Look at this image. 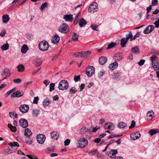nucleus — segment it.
I'll return each instance as SVG.
<instances>
[{"label": "nucleus", "mask_w": 159, "mask_h": 159, "mask_svg": "<svg viewBox=\"0 0 159 159\" xmlns=\"http://www.w3.org/2000/svg\"><path fill=\"white\" fill-rule=\"evenodd\" d=\"M158 52L156 51H153V55L151 57V60L152 61V67L155 70H157L156 74L157 76L159 79V61L157 59L156 55L158 54Z\"/></svg>", "instance_id": "nucleus-1"}, {"label": "nucleus", "mask_w": 159, "mask_h": 159, "mask_svg": "<svg viewBox=\"0 0 159 159\" xmlns=\"http://www.w3.org/2000/svg\"><path fill=\"white\" fill-rule=\"evenodd\" d=\"M88 140L84 138H82L78 139L77 145L80 148H84L88 145Z\"/></svg>", "instance_id": "nucleus-2"}, {"label": "nucleus", "mask_w": 159, "mask_h": 159, "mask_svg": "<svg viewBox=\"0 0 159 159\" xmlns=\"http://www.w3.org/2000/svg\"><path fill=\"white\" fill-rule=\"evenodd\" d=\"M68 85V83L66 80H62L59 83L58 88L60 90H65L67 89Z\"/></svg>", "instance_id": "nucleus-3"}, {"label": "nucleus", "mask_w": 159, "mask_h": 159, "mask_svg": "<svg viewBox=\"0 0 159 159\" xmlns=\"http://www.w3.org/2000/svg\"><path fill=\"white\" fill-rule=\"evenodd\" d=\"M49 45L45 41L43 40L40 42L39 44V49L41 51H45L47 50L49 48Z\"/></svg>", "instance_id": "nucleus-4"}, {"label": "nucleus", "mask_w": 159, "mask_h": 159, "mask_svg": "<svg viewBox=\"0 0 159 159\" xmlns=\"http://www.w3.org/2000/svg\"><path fill=\"white\" fill-rule=\"evenodd\" d=\"M69 28L67 24L63 23L59 27L58 31L62 33L66 34L69 31Z\"/></svg>", "instance_id": "nucleus-5"}, {"label": "nucleus", "mask_w": 159, "mask_h": 159, "mask_svg": "<svg viewBox=\"0 0 159 159\" xmlns=\"http://www.w3.org/2000/svg\"><path fill=\"white\" fill-rule=\"evenodd\" d=\"M98 4L96 2H94L89 6L88 11L91 13H93L98 11Z\"/></svg>", "instance_id": "nucleus-6"}, {"label": "nucleus", "mask_w": 159, "mask_h": 159, "mask_svg": "<svg viewBox=\"0 0 159 159\" xmlns=\"http://www.w3.org/2000/svg\"><path fill=\"white\" fill-rule=\"evenodd\" d=\"M94 68L93 66H88L86 69V74L89 77H91L94 74Z\"/></svg>", "instance_id": "nucleus-7"}, {"label": "nucleus", "mask_w": 159, "mask_h": 159, "mask_svg": "<svg viewBox=\"0 0 159 159\" xmlns=\"http://www.w3.org/2000/svg\"><path fill=\"white\" fill-rule=\"evenodd\" d=\"M29 108V106L25 104L20 105L19 107V111L22 113H24L27 112Z\"/></svg>", "instance_id": "nucleus-8"}, {"label": "nucleus", "mask_w": 159, "mask_h": 159, "mask_svg": "<svg viewBox=\"0 0 159 159\" xmlns=\"http://www.w3.org/2000/svg\"><path fill=\"white\" fill-rule=\"evenodd\" d=\"M19 124L20 126L23 128H26L28 125L27 120L24 118L20 119L19 121Z\"/></svg>", "instance_id": "nucleus-9"}, {"label": "nucleus", "mask_w": 159, "mask_h": 159, "mask_svg": "<svg viewBox=\"0 0 159 159\" xmlns=\"http://www.w3.org/2000/svg\"><path fill=\"white\" fill-rule=\"evenodd\" d=\"M1 75L2 76L4 77L2 80L7 78L10 75V70L6 68L2 70Z\"/></svg>", "instance_id": "nucleus-10"}, {"label": "nucleus", "mask_w": 159, "mask_h": 159, "mask_svg": "<svg viewBox=\"0 0 159 159\" xmlns=\"http://www.w3.org/2000/svg\"><path fill=\"white\" fill-rule=\"evenodd\" d=\"M37 142L41 144L43 143L46 139V137L43 134H40L37 135Z\"/></svg>", "instance_id": "nucleus-11"}, {"label": "nucleus", "mask_w": 159, "mask_h": 159, "mask_svg": "<svg viewBox=\"0 0 159 159\" xmlns=\"http://www.w3.org/2000/svg\"><path fill=\"white\" fill-rule=\"evenodd\" d=\"M24 93L21 90H17L16 92V93H13L11 96V97L13 98L15 97H20L22 96Z\"/></svg>", "instance_id": "nucleus-12"}, {"label": "nucleus", "mask_w": 159, "mask_h": 159, "mask_svg": "<svg viewBox=\"0 0 159 159\" xmlns=\"http://www.w3.org/2000/svg\"><path fill=\"white\" fill-rule=\"evenodd\" d=\"M140 134L138 131L133 133L130 135L131 139L133 140H135L138 139L140 137Z\"/></svg>", "instance_id": "nucleus-13"}, {"label": "nucleus", "mask_w": 159, "mask_h": 159, "mask_svg": "<svg viewBox=\"0 0 159 159\" xmlns=\"http://www.w3.org/2000/svg\"><path fill=\"white\" fill-rule=\"evenodd\" d=\"M154 26L153 25H151L147 26L143 31L144 34H148L152 32L154 30Z\"/></svg>", "instance_id": "nucleus-14"}, {"label": "nucleus", "mask_w": 159, "mask_h": 159, "mask_svg": "<svg viewBox=\"0 0 159 159\" xmlns=\"http://www.w3.org/2000/svg\"><path fill=\"white\" fill-rule=\"evenodd\" d=\"M123 57V55L121 53L117 52L114 55L113 58L115 61H119L121 60Z\"/></svg>", "instance_id": "nucleus-15"}, {"label": "nucleus", "mask_w": 159, "mask_h": 159, "mask_svg": "<svg viewBox=\"0 0 159 159\" xmlns=\"http://www.w3.org/2000/svg\"><path fill=\"white\" fill-rule=\"evenodd\" d=\"M104 128L106 129H108L110 130H113L115 128V125L113 123L111 122H108L105 124Z\"/></svg>", "instance_id": "nucleus-16"}, {"label": "nucleus", "mask_w": 159, "mask_h": 159, "mask_svg": "<svg viewBox=\"0 0 159 159\" xmlns=\"http://www.w3.org/2000/svg\"><path fill=\"white\" fill-rule=\"evenodd\" d=\"M9 145H10L8 147V149L11 150V151L13 152H15L17 149V148H14V150H13L11 149V147H19V145L18 143L16 142H12L10 143L9 144Z\"/></svg>", "instance_id": "nucleus-17"}, {"label": "nucleus", "mask_w": 159, "mask_h": 159, "mask_svg": "<svg viewBox=\"0 0 159 159\" xmlns=\"http://www.w3.org/2000/svg\"><path fill=\"white\" fill-rule=\"evenodd\" d=\"M118 63L116 61H115L110 64L109 65L108 67L111 70H113L118 67Z\"/></svg>", "instance_id": "nucleus-18"}, {"label": "nucleus", "mask_w": 159, "mask_h": 159, "mask_svg": "<svg viewBox=\"0 0 159 159\" xmlns=\"http://www.w3.org/2000/svg\"><path fill=\"white\" fill-rule=\"evenodd\" d=\"M117 150L112 149L108 153L107 155L111 158H113L115 157L116 154H117Z\"/></svg>", "instance_id": "nucleus-19"}, {"label": "nucleus", "mask_w": 159, "mask_h": 159, "mask_svg": "<svg viewBox=\"0 0 159 159\" xmlns=\"http://www.w3.org/2000/svg\"><path fill=\"white\" fill-rule=\"evenodd\" d=\"M60 37L57 34H56L53 37L52 40V42L55 44H57L58 43Z\"/></svg>", "instance_id": "nucleus-20"}, {"label": "nucleus", "mask_w": 159, "mask_h": 159, "mask_svg": "<svg viewBox=\"0 0 159 159\" xmlns=\"http://www.w3.org/2000/svg\"><path fill=\"white\" fill-rule=\"evenodd\" d=\"M90 53V52L89 51L81 52V57L87 59L89 58Z\"/></svg>", "instance_id": "nucleus-21"}, {"label": "nucleus", "mask_w": 159, "mask_h": 159, "mask_svg": "<svg viewBox=\"0 0 159 159\" xmlns=\"http://www.w3.org/2000/svg\"><path fill=\"white\" fill-rule=\"evenodd\" d=\"M107 58L106 57L102 56L99 57V62L100 65H103L107 62Z\"/></svg>", "instance_id": "nucleus-22"}, {"label": "nucleus", "mask_w": 159, "mask_h": 159, "mask_svg": "<svg viewBox=\"0 0 159 159\" xmlns=\"http://www.w3.org/2000/svg\"><path fill=\"white\" fill-rule=\"evenodd\" d=\"M72 15H66L63 17V19L66 21H72L73 20Z\"/></svg>", "instance_id": "nucleus-23"}, {"label": "nucleus", "mask_w": 159, "mask_h": 159, "mask_svg": "<svg viewBox=\"0 0 159 159\" xmlns=\"http://www.w3.org/2000/svg\"><path fill=\"white\" fill-rule=\"evenodd\" d=\"M87 24V21L83 18H81L79 21V25L80 27L84 26Z\"/></svg>", "instance_id": "nucleus-24"}, {"label": "nucleus", "mask_w": 159, "mask_h": 159, "mask_svg": "<svg viewBox=\"0 0 159 159\" xmlns=\"http://www.w3.org/2000/svg\"><path fill=\"white\" fill-rule=\"evenodd\" d=\"M51 135L52 138L55 140H57L58 138L59 134L56 131H53L51 133Z\"/></svg>", "instance_id": "nucleus-25"}, {"label": "nucleus", "mask_w": 159, "mask_h": 159, "mask_svg": "<svg viewBox=\"0 0 159 159\" xmlns=\"http://www.w3.org/2000/svg\"><path fill=\"white\" fill-rule=\"evenodd\" d=\"M158 132L159 130L158 129H151L148 132V133L151 136H152Z\"/></svg>", "instance_id": "nucleus-26"}, {"label": "nucleus", "mask_w": 159, "mask_h": 159, "mask_svg": "<svg viewBox=\"0 0 159 159\" xmlns=\"http://www.w3.org/2000/svg\"><path fill=\"white\" fill-rule=\"evenodd\" d=\"M27 45L25 44L23 45L21 49V52L23 53H25L28 50Z\"/></svg>", "instance_id": "nucleus-27"}, {"label": "nucleus", "mask_w": 159, "mask_h": 159, "mask_svg": "<svg viewBox=\"0 0 159 159\" xmlns=\"http://www.w3.org/2000/svg\"><path fill=\"white\" fill-rule=\"evenodd\" d=\"M2 19L4 23H7L9 20V16L7 15H4L2 16Z\"/></svg>", "instance_id": "nucleus-28"}, {"label": "nucleus", "mask_w": 159, "mask_h": 159, "mask_svg": "<svg viewBox=\"0 0 159 159\" xmlns=\"http://www.w3.org/2000/svg\"><path fill=\"white\" fill-rule=\"evenodd\" d=\"M128 40L124 38H122L121 40L120 44L122 47H124L127 42Z\"/></svg>", "instance_id": "nucleus-29"}, {"label": "nucleus", "mask_w": 159, "mask_h": 159, "mask_svg": "<svg viewBox=\"0 0 159 159\" xmlns=\"http://www.w3.org/2000/svg\"><path fill=\"white\" fill-rule=\"evenodd\" d=\"M32 134L31 131L28 128H26L25 130V135L28 137H30Z\"/></svg>", "instance_id": "nucleus-30"}, {"label": "nucleus", "mask_w": 159, "mask_h": 159, "mask_svg": "<svg viewBox=\"0 0 159 159\" xmlns=\"http://www.w3.org/2000/svg\"><path fill=\"white\" fill-rule=\"evenodd\" d=\"M99 152L98 151L97 149H94L90 150L89 152V154L90 156H93L95 155L96 154H98Z\"/></svg>", "instance_id": "nucleus-31"}, {"label": "nucleus", "mask_w": 159, "mask_h": 159, "mask_svg": "<svg viewBox=\"0 0 159 159\" xmlns=\"http://www.w3.org/2000/svg\"><path fill=\"white\" fill-rule=\"evenodd\" d=\"M10 116L13 119L17 118L18 116L17 114L15 111L10 112H9Z\"/></svg>", "instance_id": "nucleus-32"}, {"label": "nucleus", "mask_w": 159, "mask_h": 159, "mask_svg": "<svg viewBox=\"0 0 159 159\" xmlns=\"http://www.w3.org/2000/svg\"><path fill=\"white\" fill-rule=\"evenodd\" d=\"M131 51L132 53L135 54L139 53V50L137 47L133 48L131 50Z\"/></svg>", "instance_id": "nucleus-33"}, {"label": "nucleus", "mask_w": 159, "mask_h": 159, "mask_svg": "<svg viewBox=\"0 0 159 159\" xmlns=\"http://www.w3.org/2000/svg\"><path fill=\"white\" fill-rule=\"evenodd\" d=\"M18 71L19 72H22L25 70V67L22 64H20L17 67Z\"/></svg>", "instance_id": "nucleus-34"}, {"label": "nucleus", "mask_w": 159, "mask_h": 159, "mask_svg": "<svg viewBox=\"0 0 159 159\" xmlns=\"http://www.w3.org/2000/svg\"><path fill=\"white\" fill-rule=\"evenodd\" d=\"M117 45L116 43L112 42L108 45L107 49H110L113 47H115Z\"/></svg>", "instance_id": "nucleus-35"}, {"label": "nucleus", "mask_w": 159, "mask_h": 159, "mask_svg": "<svg viewBox=\"0 0 159 159\" xmlns=\"http://www.w3.org/2000/svg\"><path fill=\"white\" fill-rule=\"evenodd\" d=\"M9 45L7 43L6 44H3L1 47V48L2 51H6L9 48Z\"/></svg>", "instance_id": "nucleus-36"}, {"label": "nucleus", "mask_w": 159, "mask_h": 159, "mask_svg": "<svg viewBox=\"0 0 159 159\" xmlns=\"http://www.w3.org/2000/svg\"><path fill=\"white\" fill-rule=\"evenodd\" d=\"M50 103V101L48 98H46L44 100L43 104L44 107L48 106Z\"/></svg>", "instance_id": "nucleus-37"}, {"label": "nucleus", "mask_w": 159, "mask_h": 159, "mask_svg": "<svg viewBox=\"0 0 159 159\" xmlns=\"http://www.w3.org/2000/svg\"><path fill=\"white\" fill-rule=\"evenodd\" d=\"M88 131V129H87L86 127L83 126L80 129V132L81 134H85L87 131Z\"/></svg>", "instance_id": "nucleus-38"}, {"label": "nucleus", "mask_w": 159, "mask_h": 159, "mask_svg": "<svg viewBox=\"0 0 159 159\" xmlns=\"http://www.w3.org/2000/svg\"><path fill=\"white\" fill-rule=\"evenodd\" d=\"M8 127L12 132H15L16 130V127L13 126L11 125L10 124H8Z\"/></svg>", "instance_id": "nucleus-39"}, {"label": "nucleus", "mask_w": 159, "mask_h": 159, "mask_svg": "<svg viewBox=\"0 0 159 159\" xmlns=\"http://www.w3.org/2000/svg\"><path fill=\"white\" fill-rule=\"evenodd\" d=\"M78 36L75 32H74L72 38V40L73 41H76L78 40Z\"/></svg>", "instance_id": "nucleus-40"}, {"label": "nucleus", "mask_w": 159, "mask_h": 159, "mask_svg": "<svg viewBox=\"0 0 159 159\" xmlns=\"http://www.w3.org/2000/svg\"><path fill=\"white\" fill-rule=\"evenodd\" d=\"M25 143L29 145H30L32 143V140L30 137L27 136L25 138Z\"/></svg>", "instance_id": "nucleus-41"}, {"label": "nucleus", "mask_w": 159, "mask_h": 159, "mask_svg": "<svg viewBox=\"0 0 159 159\" xmlns=\"http://www.w3.org/2000/svg\"><path fill=\"white\" fill-rule=\"evenodd\" d=\"M126 124L125 123L123 122H122L119 123L118 124L117 126L120 128H123L126 127Z\"/></svg>", "instance_id": "nucleus-42"}, {"label": "nucleus", "mask_w": 159, "mask_h": 159, "mask_svg": "<svg viewBox=\"0 0 159 159\" xmlns=\"http://www.w3.org/2000/svg\"><path fill=\"white\" fill-rule=\"evenodd\" d=\"M48 3L47 2H45L42 4L41 7H40V9L42 11L44 10L45 8L47 7Z\"/></svg>", "instance_id": "nucleus-43"}, {"label": "nucleus", "mask_w": 159, "mask_h": 159, "mask_svg": "<svg viewBox=\"0 0 159 159\" xmlns=\"http://www.w3.org/2000/svg\"><path fill=\"white\" fill-rule=\"evenodd\" d=\"M10 151H11V150L9 149H5L2 151V153L4 154H8L11 153L13 152L12 151L10 152Z\"/></svg>", "instance_id": "nucleus-44"}, {"label": "nucleus", "mask_w": 159, "mask_h": 159, "mask_svg": "<svg viewBox=\"0 0 159 159\" xmlns=\"http://www.w3.org/2000/svg\"><path fill=\"white\" fill-rule=\"evenodd\" d=\"M39 110L38 109L33 110L32 111V114L34 116H37L39 113Z\"/></svg>", "instance_id": "nucleus-45"}, {"label": "nucleus", "mask_w": 159, "mask_h": 159, "mask_svg": "<svg viewBox=\"0 0 159 159\" xmlns=\"http://www.w3.org/2000/svg\"><path fill=\"white\" fill-rule=\"evenodd\" d=\"M98 25H92L91 26V28L93 30L97 31H98Z\"/></svg>", "instance_id": "nucleus-46"}, {"label": "nucleus", "mask_w": 159, "mask_h": 159, "mask_svg": "<svg viewBox=\"0 0 159 159\" xmlns=\"http://www.w3.org/2000/svg\"><path fill=\"white\" fill-rule=\"evenodd\" d=\"M154 113V112L152 110L149 111L147 113V116L148 117H150L151 118L150 119L151 120L152 118V114H153Z\"/></svg>", "instance_id": "nucleus-47"}, {"label": "nucleus", "mask_w": 159, "mask_h": 159, "mask_svg": "<svg viewBox=\"0 0 159 159\" xmlns=\"http://www.w3.org/2000/svg\"><path fill=\"white\" fill-rule=\"evenodd\" d=\"M42 63V61L40 60L39 59H37L36 61V63L35 65L37 67L40 66Z\"/></svg>", "instance_id": "nucleus-48"}, {"label": "nucleus", "mask_w": 159, "mask_h": 159, "mask_svg": "<svg viewBox=\"0 0 159 159\" xmlns=\"http://www.w3.org/2000/svg\"><path fill=\"white\" fill-rule=\"evenodd\" d=\"M133 35L131 32H130L129 34H127L126 35V39L128 40L129 39L131 38V39H133Z\"/></svg>", "instance_id": "nucleus-49"}, {"label": "nucleus", "mask_w": 159, "mask_h": 159, "mask_svg": "<svg viewBox=\"0 0 159 159\" xmlns=\"http://www.w3.org/2000/svg\"><path fill=\"white\" fill-rule=\"evenodd\" d=\"M55 83H52L50 84L49 85V91L51 92L54 89Z\"/></svg>", "instance_id": "nucleus-50"}, {"label": "nucleus", "mask_w": 159, "mask_h": 159, "mask_svg": "<svg viewBox=\"0 0 159 159\" xmlns=\"http://www.w3.org/2000/svg\"><path fill=\"white\" fill-rule=\"evenodd\" d=\"M26 156L30 159H39L36 156L34 155H27Z\"/></svg>", "instance_id": "nucleus-51"}, {"label": "nucleus", "mask_w": 159, "mask_h": 159, "mask_svg": "<svg viewBox=\"0 0 159 159\" xmlns=\"http://www.w3.org/2000/svg\"><path fill=\"white\" fill-rule=\"evenodd\" d=\"M140 32H138L135 35H134L133 39H131L130 40L132 41L136 39V38L139 37L140 35Z\"/></svg>", "instance_id": "nucleus-52"}, {"label": "nucleus", "mask_w": 159, "mask_h": 159, "mask_svg": "<svg viewBox=\"0 0 159 159\" xmlns=\"http://www.w3.org/2000/svg\"><path fill=\"white\" fill-rule=\"evenodd\" d=\"M113 76V78L117 79L120 77V74L118 73H114L113 74V75H112Z\"/></svg>", "instance_id": "nucleus-53"}, {"label": "nucleus", "mask_w": 159, "mask_h": 159, "mask_svg": "<svg viewBox=\"0 0 159 159\" xmlns=\"http://www.w3.org/2000/svg\"><path fill=\"white\" fill-rule=\"evenodd\" d=\"M158 4V1L157 0H152V4L153 6H156Z\"/></svg>", "instance_id": "nucleus-54"}, {"label": "nucleus", "mask_w": 159, "mask_h": 159, "mask_svg": "<svg viewBox=\"0 0 159 159\" xmlns=\"http://www.w3.org/2000/svg\"><path fill=\"white\" fill-rule=\"evenodd\" d=\"M14 82L16 84L20 83L21 82V80L19 78H17L13 80Z\"/></svg>", "instance_id": "nucleus-55"}, {"label": "nucleus", "mask_w": 159, "mask_h": 159, "mask_svg": "<svg viewBox=\"0 0 159 159\" xmlns=\"http://www.w3.org/2000/svg\"><path fill=\"white\" fill-rule=\"evenodd\" d=\"M76 91V89L74 87H72L70 90V94H73L75 93Z\"/></svg>", "instance_id": "nucleus-56"}, {"label": "nucleus", "mask_w": 159, "mask_h": 159, "mask_svg": "<svg viewBox=\"0 0 159 159\" xmlns=\"http://www.w3.org/2000/svg\"><path fill=\"white\" fill-rule=\"evenodd\" d=\"M80 80V75H77L74 76V80L75 82L78 81Z\"/></svg>", "instance_id": "nucleus-57"}, {"label": "nucleus", "mask_w": 159, "mask_h": 159, "mask_svg": "<svg viewBox=\"0 0 159 159\" xmlns=\"http://www.w3.org/2000/svg\"><path fill=\"white\" fill-rule=\"evenodd\" d=\"M54 149L55 148L53 146H50L47 148V151H49L50 152H53L54 151Z\"/></svg>", "instance_id": "nucleus-58"}, {"label": "nucleus", "mask_w": 159, "mask_h": 159, "mask_svg": "<svg viewBox=\"0 0 159 159\" xmlns=\"http://www.w3.org/2000/svg\"><path fill=\"white\" fill-rule=\"evenodd\" d=\"M152 5H150L149 7L147 8L146 10L147 11V14H148L149 13L151 10L152 9Z\"/></svg>", "instance_id": "nucleus-59"}, {"label": "nucleus", "mask_w": 159, "mask_h": 159, "mask_svg": "<svg viewBox=\"0 0 159 159\" xmlns=\"http://www.w3.org/2000/svg\"><path fill=\"white\" fill-rule=\"evenodd\" d=\"M105 74L104 71L100 72L98 74V77L99 78H101Z\"/></svg>", "instance_id": "nucleus-60"}, {"label": "nucleus", "mask_w": 159, "mask_h": 159, "mask_svg": "<svg viewBox=\"0 0 159 159\" xmlns=\"http://www.w3.org/2000/svg\"><path fill=\"white\" fill-rule=\"evenodd\" d=\"M39 100V98L38 97H34L33 100V103L34 104H37Z\"/></svg>", "instance_id": "nucleus-61"}, {"label": "nucleus", "mask_w": 159, "mask_h": 159, "mask_svg": "<svg viewBox=\"0 0 159 159\" xmlns=\"http://www.w3.org/2000/svg\"><path fill=\"white\" fill-rule=\"evenodd\" d=\"M81 52H76L73 55V56L76 57H81Z\"/></svg>", "instance_id": "nucleus-62"}, {"label": "nucleus", "mask_w": 159, "mask_h": 159, "mask_svg": "<svg viewBox=\"0 0 159 159\" xmlns=\"http://www.w3.org/2000/svg\"><path fill=\"white\" fill-rule=\"evenodd\" d=\"M70 140L69 139H66L64 142V145L65 146H68L69 145L70 143Z\"/></svg>", "instance_id": "nucleus-63"}, {"label": "nucleus", "mask_w": 159, "mask_h": 159, "mask_svg": "<svg viewBox=\"0 0 159 159\" xmlns=\"http://www.w3.org/2000/svg\"><path fill=\"white\" fill-rule=\"evenodd\" d=\"M135 121L134 120L132 121V123L131 124L130 126L129 127V129H131L133 128H134L135 127Z\"/></svg>", "instance_id": "nucleus-64"}]
</instances>
